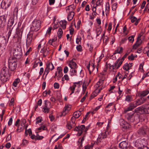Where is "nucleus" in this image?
<instances>
[{
  "mask_svg": "<svg viewBox=\"0 0 149 149\" xmlns=\"http://www.w3.org/2000/svg\"><path fill=\"white\" fill-rule=\"evenodd\" d=\"M10 74L9 73V70L6 67H3L1 69L0 73L1 80L2 82H5L9 79Z\"/></svg>",
  "mask_w": 149,
  "mask_h": 149,
  "instance_id": "1",
  "label": "nucleus"
},
{
  "mask_svg": "<svg viewBox=\"0 0 149 149\" xmlns=\"http://www.w3.org/2000/svg\"><path fill=\"white\" fill-rule=\"evenodd\" d=\"M9 68L11 71L15 70L17 65V60L15 58H10L8 61Z\"/></svg>",
  "mask_w": 149,
  "mask_h": 149,
  "instance_id": "2",
  "label": "nucleus"
},
{
  "mask_svg": "<svg viewBox=\"0 0 149 149\" xmlns=\"http://www.w3.org/2000/svg\"><path fill=\"white\" fill-rule=\"evenodd\" d=\"M138 133L141 136L148 135L149 133V129L146 126H144L140 128L138 131Z\"/></svg>",
  "mask_w": 149,
  "mask_h": 149,
  "instance_id": "3",
  "label": "nucleus"
},
{
  "mask_svg": "<svg viewBox=\"0 0 149 149\" xmlns=\"http://www.w3.org/2000/svg\"><path fill=\"white\" fill-rule=\"evenodd\" d=\"M12 0H3L1 3V6L2 8L7 9L10 6Z\"/></svg>",
  "mask_w": 149,
  "mask_h": 149,
  "instance_id": "4",
  "label": "nucleus"
},
{
  "mask_svg": "<svg viewBox=\"0 0 149 149\" xmlns=\"http://www.w3.org/2000/svg\"><path fill=\"white\" fill-rule=\"evenodd\" d=\"M7 15H6L0 16V28H3L6 25Z\"/></svg>",
  "mask_w": 149,
  "mask_h": 149,
  "instance_id": "5",
  "label": "nucleus"
},
{
  "mask_svg": "<svg viewBox=\"0 0 149 149\" xmlns=\"http://www.w3.org/2000/svg\"><path fill=\"white\" fill-rule=\"evenodd\" d=\"M119 146L120 148L123 149L132 148V147H129V145L127 141H124L121 142L119 143Z\"/></svg>",
  "mask_w": 149,
  "mask_h": 149,
  "instance_id": "6",
  "label": "nucleus"
},
{
  "mask_svg": "<svg viewBox=\"0 0 149 149\" xmlns=\"http://www.w3.org/2000/svg\"><path fill=\"white\" fill-rule=\"evenodd\" d=\"M13 53L14 56L18 58H20L22 55L21 49L20 48H15L13 50Z\"/></svg>",
  "mask_w": 149,
  "mask_h": 149,
  "instance_id": "7",
  "label": "nucleus"
},
{
  "mask_svg": "<svg viewBox=\"0 0 149 149\" xmlns=\"http://www.w3.org/2000/svg\"><path fill=\"white\" fill-rule=\"evenodd\" d=\"M85 126L84 125H81L80 127L76 126L74 130L78 131L77 135L78 136H80L82 134L83 132H85Z\"/></svg>",
  "mask_w": 149,
  "mask_h": 149,
  "instance_id": "8",
  "label": "nucleus"
},
{
  "mask_svg": "<svg viewBox=\"0 0 149 149\" xmlns=\"http://www.w3.org/2000/svg\"><path fill=\"white\" fill-rule=\"evenodd\" d=\"M33 29H31L29 33L30 34L28 35L27 36L26 40V45L27 46H29L30 45L31 42L32 40V36L33 33H32V31H33Z\"/></svg>",
  "mask_w": 149,
  "mask_h": 149,
  "instance_id": "9",
  "label": "nucleus"
},
{
  "mask_svg": "<svg viewBox=\"0 0 149 149\" xmlns=\"http://www.w3.org/2000/svg\"><path fill=\"white\" fill-rule=\"evenodd\" d=\"M108 134V132H107V131H105L101 134L100 135H99L97 139V143H99V142H101L104 138H106Z\"/></svg>",
  "mask_w": 149,
  "mask_h": 149,
  "instance_id": "10",
  "label": "nucleus"
},
{
  "mask_svg": "<svg viewBox=\"0 0 149 149\" xmlns=\"http://www.w3.org/2000/svg\"><path fill=\"white\" fill-rule=\"evenodd\" d=\"M41 24V21L39 20L34 19L32 23V26L35 28H40Z\"/></svg>",
  "mask_w": 149,
  "mask_h": 149,
  "instance_id": "11",
  "label": "nucleus"
},
{
  "mask_svg": "<svg viewBox=\"0 0 149 149\" xmlns=\"http://www.w3.org/2000/svg\"><path fill=\"white\" fill-rule=\"evenodd\" d=\"M71 106L70 105H67L64 108L62 112V116H64L66 113H68L70 109Z\"/></svg>",
  "mask_w": 149,
  "mask_h": 149,
  "instance_id": "12",
  "label": "nucleus"
},
{
  "mask_svg": "<svg viewBox=\"0 0 149 149\" xmlns=\"http://www.w3.org/2000/svg\"><path fill=\"white\" fill-rule=\"evenodd\" d=\"M21 38L22 36H21L15 35L13 37V40L15 42L20 44L21 42Z\"/></svg>",
  "mask_w": 149,
  "mask_h": 149,
  "instance_id": "13",
  "label": "nucleus"
},
{
  "mask_svg": "<svg viewBox=\"0 0 149 149\" xmlns=\"http://www.w3.org/2000/svg\"><path fill=\"white\" fill-rule=\"evenodd\" d=\"M130 18L131 19V22L132 23L135 22L134 24L135 25H137L140 20V19H137V18L133 16H131V15L130 16Z\"/></svg>",
  "mask_w": 149,
  "mask_h": 149,
  "instance_id": "14",
  "label": "nucleus"
},
{
  "mask_svg": "<svg viewBox=\"0 0 149 149\" xmlns=\"http://www.w3.org/2000/svg\"><path fill=\"white\" fill-rule=\"evenodd\" d=\"M90 67V63H89L86 66V67L89 70V73L90 74H91V72L93 71L95 68L94 65L93 63L91 65V67Z\"/></svg>",
  "mask_w": 149,
  "mask_h": 149,
  "instance_id": "15",
  "label": "nucleus"
},
{
  "mask_svg": "<svg viewBox=\"0 0 149 149\" xmlns=\"http://www.w3.org/2000/svg\"><path fill=\"white\" fill-rule=\"evenodd\" d=\"M133 63H132L128 64L126 63L124 64L123 67V68L126 71H128L130 69L131 67L132 66Z\"/></svg>",
  "mask_w": 149,
  "mask_h": 149,
  "instance_id": "16",
  "label": "nucleus"
},
{
  "mask_svg": "<svg viewBox=\"0 0 149 149\" xmlns=\"http://www.w3.org/2000/svg\"><path fill=\"white\" fill-rule=\"evenodd\" d=\"M143 111L145 114L149 113V104H146L143 106Z\"/></svg>",
  "mask_w": 149,
  "mask_h": 149,
  "instance_id": "17",
  "label": "nucleus"
},
{
  "mask_svg": "<svg viewBox=\"0 0 149 149\" xmlns=\"http://www.w3.org/2000/svg\"><path fill=\"white\" fill-rule=\"evenodd\" d=\"M135 108V105L133 103H131L129 106L125 109L124 111L125 112H127L129 111L132 110Z\"/></svg>",
  "mask_w": 149,
  "mask_h": 149,
  "instance_id": "18",
  "label": "nucleus"
},
{
  "mask_svg": "<svg viewBox=\"0 0 149 149\" xmlns=\"http://www.w3.org/2000/svg\"><path fill=\"white\" fill-rule=\"evenodd\" d=\"M69 65L71 68H77L76 63L75 62L73 61L72 60L70 61Z\"/></svg>",
  "mask_w": 149,
  "mask_h": 149,
  "instance_id": "19",
  "label": "nucleus"
},
{
  "mask_svg": "<svg viewBox=\"0 0 149 149\" xmlns=\"http://www.w3.org/2000/svg\"><path fill=\"white\" fill-rule=\"evenodd\" d=\"M14 19L13 17H11L9 19L8 24L7 26L8 27H11L13 25L14 23Z\"/></svg>",
  "mask_w": 149,
  "mask_h": 149,
  "instance_id": "20",
  "label": "nucleus"
},
{
  "mask_svg": "<svg viewBox=\"0 0 149 149\" xmlns=\"http://www.w3.org/2000/svg\"><path fill=\"white\" fill-rule=\"evenodd\" d=\"M105 33L104 32L102 34V37L101 38L100 40L102 39H103V42L105 44V45L107 44V43L108 40V37L107 36H104Z\"/></svg>",
  "mask_w": 149,
  "mask_h": 149,
  "instance_id": "21",
  "label": "nucleus"
},
{
  "mask_svg": "<svg viewBox=\"0 0 149 149\" xmlns=\"http://www.w3.org/2000/svg\"><path fill=\"white\" fill-rule=\"evenodd\" d=\"M134 122L135 121L136 123H137L140 121L139 118L140 116L139 114L134 113Z\"/></svg>",
  "mask_w": 149,
  "mask_h": 149,
  "instance_id": "22",
  "label": "nucleus"
},
{
  "mask_svg": "<svg viewBox=\"0 0 149 149\" xmlns=\"http://www.w3.org/2000/svg\"><path fill=\"white\" fill-rule=\"evenodd\" d=\"M123 48L122 47H118L115 50L114 54H121L123 52Z\"/></svg>",
  "mask_w": 149,
  "mask_h": 149,
  "instance_id": "23",
  "label": "nucleus"
},
{
  "mask_svg": "<svg viewBox=\"0 0 149 149\" xmlns=\"http://www.w3.org/2000/svg\"><path fill=\"white\" fill-rule=\"evenodd\" d=\"M81 111H78L75 112L73 113V117L76 118H78L81 115Z\"/></svg>",
  "mask_w": 149,
  "mask_h": 149,
  "instance_id": "24",
  "label": "nucleus"
},
{
  "mask_svg": "<svg viewBox=\"0 0 149 149\" xmlns=\"http://www.w3.org/2000/svg\"><path fill=\"white\" fill-rule=\"evenodd\" d=\"M59 23L61 27L63 28H66L67 22L65 20L61 21Z\"/></svg>",
  "mask_w": 149,
  "mask_h": 149,
  "instance_id": "25",
  "label": "nucleus"
},
{
  "mask_svg": "<svg viewBox=\"0 0 149 149\" xmlns=\"http://www.w3.org/2000/svg\"><path fill=\"white\" fill-rule=\"evenodd\" d=\"M134 113L132 114H128L127 117V119L129 122H134Z\"/></svg>",
  "mask_w": 149,
  "mask_h": 149,
  "instance_id": "26",
  "label": "nucleus"
},
{
  "mask_svg": "<svg viewBox=\"0 0 149 149\" xmlns=\"http://www.w3.org/2000/svg\"><path fill=\"white\" fill-rule=\"evenodd\" d=\"M68 13V21H71L73 18L74 15V12Z\"/></svg>",
  "mask_w": 149,
  "mask_h": 149,
  "instance_id": "27",
  "label": "nucleus"
},
{
  "mask_svg": "<svg viewBox=\"0 0 149 149\" xmlns=\"http://www.w3.org/2000/svg\"><path fill=\"white\" fill-rule=\"evenodd\" d=\"M142 143L141 142L137 143V144H139L137 146L138 148L139 149H149L148 147L146 146H145L142 144H141Z\"/></svg>",
  "mask_w": 149,
  "mask_h": 149,
  "instance_id": "28",
  "label": "nucleus"
},
{
  "mask_svg": "<svg viewBox=\"0 0 149 149\" xmlns=\"http://www.w3.org/2000/svg\"><path fill=\"white\" fill-rule=\"evenodd\" d=\"M105 10L106 14V15L107 16L109 13V11L110 10V6L109 2H107L106 3Z\"/></svg>",
  "mask_w": 149,
  "mask_h": 149,
  "instance_id": "29",
  "label": "nucleus"
},
{
  "mask_svg": "<svg viewBox=\"0 0 149 149\" xmlns=\"http://www.w3.org/2000/svg\"><path fill=\"white\" fill-rule=\"evenodd\" d=\"M123 61L118 59L115 62V64L117 65V69H118L122 64Z\"/></svg>",
  "mask_w": 149,
  "mask_h": 149,
  "instance_id": "30",
  "label": "nucleus"
},
{
  "mask_svg": "<svg viewBox=\"0 0 149 149\" xmlns=\"http://www.w3.org/2000/svg\"><path fill=\"white\" fill-rule=\"evenodd\" d=\"M16 35H18L22 36L23 29H16Z\"/></svg>",
  "mask_w": 149,
  "mask_h": 149,
  "instance_id": "31",
  "label": "nucleus"
},
{
  "mask_svg": "<svg viewBox=\"0 0 149 149\" xmlns=\"http://www.w3.org/2000/svg\"><path fill=\"white\" fill-rule=\"evenodd\" d=\"M104 80V78H102V79H100L99 81L97 82L95 86L96 87H98L102 85L103 83Z\"/></svg>",
  "mask_w": 149,
  "mask_h": 149,
  "instance_id": "32",
  "label": "nucleus"
},
{
  "mask_svg": "<svg viewBox=\"0 0 149 149\" xmlns=\"http://www.w3.org/2000/svg\"><path fill=\"white\" fill-rule=\"evenodd\" d=\"M49 69L51 70H53L54 68V67L52 63H48L47 64V67Z\"/></svg>",
  "mask_w": 149,
  "mask_h": 149,
  "instance_id": "33",
  "label": "nucleus"
},
{
  "mask_svg": "<svg viewBox=\"0 0 149 149\" xmlns=\"http://www.w3.org/2000/svg\"><path fill=\"white\" fill-rule=\"evenodd\" d=\"M63 34V31L62 29H59L58 30L57 32V36L58 39H60L61 38Z\"/></svg>",
  "mask_w": 149,
  "mask_h": 149,
  "instance_id": "34",
  "label": "nucleus"
},
{
  "mask_svg": "<svg viewBox=\"0 0 149 149\" xmlns=\"http://www.w3.org/2000/svg\"><path fill=\"white\" fill-rule=\"evenodd\" d=\"M55 21V18L54 19V22L52 24V26H53V28H58L60 27V24L59 22H57L56 23H55L54 22Z\"/></svg>",
  "mask_w": 149,
  "mask_h": 149,
  "instance_id": "35",
  "label": "nucleus"
},
{
  "mask_svg": "<svg viewBox=\"0 0 149 149\" xmlns=\"http://www.w3.org/2000/svg\"><path fill=\"white\" fill-rule=\"evenodd\" d=\"M103 0H97L96 3V5L97 6H102L103 4Z\"/></svg>",
  "mask_w": 149,
  "mask_h": 149,
  "instance_id": "36",
  "label": "nucleus"
},
{
  "mask_svg": "<svg viewBox=\"0 0 149 149\" xmlns=\"http://www.w3.org/2000/svg\"><path fill=\"white\" fill-rule=\"evenodd\" d=\"M76 68H71L70 70V72L72 73L71 75H76L77 71L76 70Z\"/></svg>",
  "mask_w": 149,
  "mask_h": 149,
  "instance_id": "37",
  "label": "nucleus"
},
{
  "mask_svg": "<svg viewBox=\"0 0 149 149\" xmlns=\"http://www.w3.org/2000/svg\"><path fill=\"white\" fill-rule=\"evenodd\" d=\"M51 102L48 100H45V105L44 107H49L50 106Z\"/></svg>",
  "mask_w": 149,
  "mask_h": 149,
  "instance_id": "38",
  "label": "nucleus"
},
{
  "mask_svg": "<svg viewBox=\"0 0 149 149\" xmlns=\"http://www.w3.org/2000/svg\"><path fill=\"white\" fill-rule=\"evenodd\" d=\"M149 93V91H145L142 92L140 93V96L141 97H143L146 96Z\"/></svg>",
  "mask_w": 149,
  "mask_h": 149,
  "instance_id": "39",
  "label": "nucleus"
},
{
  "mask_svg": "<svg viewBox=\"0 0 149 149\" xmlns=\"http://www.w3.org/2000/svg\"><path fill=\"white\" fill-rule=\"evenodd\" d=\"M72 7L70 5L66 8V10L67 13L74 12L73 11V10L72 9Z\"/></svg>",
  "mask_w": 149,
  "mask_h": 149,
  "instance_id": "40",
  "label": "nucleus"
},
{
  "mask_svg": "<svg viewBox=\"0 0 149 149\" xmlns=\"http://www.w3.org/2000/svg\"><path fill=\"white\" fill-rule=\"evenodd\" d=\"M132 99L131 95H128L126 96L125 100L128 102H130L132 100Z\"/></svg>",
  "mask_w": 149,
  "mask_h": 149,
  "instance_id": "41",
  "label": "nucleus"
},
{
  "mask_svg": "<svg viewBox=\"0 0 149 149\" xmlns=\"http://www.w3.org/2000/svg\"><path fill=\"white\" fill-rule=\"evenodd\" d=\"M19 81L20 79H19L17 78L16 79L13 84V86L15 87H16L17 84L19 82Z\"/></svg>",
  "mask_w": 149,
  "mask_h": 149,
  "instance_id": "42",
  "label": "nucleus"
},
{
  "mask_svg": "<svg viewBox=\"0 0 149 149\" xmlns=\"http://www.w3.org/2000/svg\"><path fill=\"white\" fill-rule=\"evenodd\" d=\"M76 86V85L75 84H74V85L70 87V89L72 91L71 93L70 94V95H72V94L74 93V91L75 89V88Z\"/></svg>",
  "mask_w": 149,
  "mask_h": 149,
  "instance_id": "43",
  "label": "nucleus"
},
{
  "mask_svg": "<svg viewBox=\"0 0 149 149\" xmlns=\"http://www.w3.org/2000/svg\"><path fill=\"white\" fill-rule=\"evenodd\" d=\"M49 109L50 108L49 107H44L42 108V111L45 113H48L49 112Z\"/></svg>",
  "mask_w": 149,
  "mask_h": 149,
  "instance_id": "44",
  "label": "nucleus"
},
{
  "mask_svg": "<svg viewBox=\"0 0 149 149\" xmlns=\"http://www.w3.org/2000/svg\"><path fill=\"white\" fill-rule=\"evenodd\" d=\"M73 125L72 123V124H71V122H70L67 123V127L69 130H70L72 127V126H74Z\"/></svg>",
  "mask_w": 149,
  "mask_h": 149,
  "instance_id": "45",
  "label": "nucleus"
},
{
  "mask_svg": "<svg viewBox=\"0 0 149 149\" xmlns=\"http://www.w3.org/2000/svg\"><path fill=\"white\" fill-rule=\"evenodd\" d=\"M90 113V112H88L86 114L85 118H84L83 120L82 121V123H84L87 119L88 118V116Z\"/></svg>",
  "mask_w": 149,
  "mask_h": 149,
  "instance_id": "46",
  "label": "nucleus"
},
{
  "mask_svg": "<svg viewBox=\"0 0 149 149\" xmlns=\"http://www.w3.org/2000/svg\"><path fill=\"white\" fill-rule=\"evenodd\" d=\"M117 4L116 3H114L112 6V10L113 11H116L117 8Z\"/></svg>",
  "mask_w": 149,
  "mask_h": 149,
  "instance_id": "47",
  "label": "nucleus"
},
{
  "mask_svg": "<svg viewBox=\"0 0 149 149\" xmlns=\"http://www.w3.org/2000/svg\"><path fill=\"white\" fill-rule=\"evenodd\" d=\"M97 36H98L101 33L102 30L101 29H96V30Z\"/></svg>",
  "mask_w": 149,
  "mask_h": 149,
  "instance_id": "48",
  "label": "nucleus"
},
{
  "mask_svg": "<svg viewBox=\"0 0 149 149\" xmlns=\"http://www.w3.org/2000/svg\"><path fill=\"white\" fill-rule=\"evenodd\" d=\"M133 103L135 105V107H136L137 106L141 104L138 99L134 102Z\"/></svg>",
  "mask_w": 149,
  "mask_h": 149,
  "instance_id": "49",
  "label": "nucleus"
},
{
  "mask_svg": "<svg viewBox=\"0 0 149 149\" xmlns=\"http://www.w3.org/2000/svg\"><path fill=\"white\" fill-rule=\"evenodd\" d=\"M143 110V106L142 107H139L136 109L134 110V111L137 112H139V111H142Z\"/></svg>",
  "mask_w": 149,
  "mask_h": 149,
  "instance_id": "50",
  "label": "nucleus"
},
{
  "mask_svg": "<svg viewBox=\"0 0 149 149\" xmlns=\"http://www.w3.org/2000/svg\"><path fill=\"white\" fill-rule=\"evenodd\" d=\"M76 119V118L73 116L71 118V121L70 122H71V123H72L73 124V126H75L76 125L75 123Z\"/></svg>",
  "mask_w": 149,
  "mask_h": 149,
  "instance_id": "51",
  "label": "nucleus"
},
{
  "mask_svg": "<svg viewBox=\"0 0 149 149\" xmlns=\"http://www.w3.org/2000/svg\"><path fill=\"white\" fill-rule=\"evenodd\" d=\"M142 35V34H141V33H140L139 34L137 38V41L136 42H142V40H141V36Z\"/></svg>",
  "mask_w": 149,
  "mask_h": 149,
  "instance_id": "52",
  "label": "nucleus"
},
{
  "mask_svg": "<svg viewBox=\"0 0 149 149\" xmlns=\"http://www.w3.org/2000/svg\"><path fill=\"white\" fill-rule=\"evenodd\" d=\"M140 103L142 104L143 103H144L146 101V99L143 97H141L140 99H138Z\"/></svg>",
  "mask_w": 149,
  "mask_h": 149,
  "instance_id": "53",
  "label": "nucleus"
},
{
  "mask_svg": "<svg viewBox=\"0 0 149 149\" xmlns=\"http://www.w3.org/2000/svg\"><path fill=\"white\" fill-rule=\"evenodd\" d=\"M80 139H79L78 141V145L79 146V149H81V148L82 146V143L80 142Z\"/></svg>",
  "mask_w": 149,
  "mask_h": 149,
  "instance_id": "54",
  "label": "nucleus"
},
{
  "mask_svg": "<svg viewBox=\"0 0 149 149\" xmlns=\"http://www.w3.org/2000/svg\"><path fill=\"white\" fill-rule=\"evenodd\" d=\"M51 91L50 90H49L48 91H45L43 93V95L44 97H45L47 94L49 95Z\"/></svg>",
  "mask_w": 149,
  "mask_h": 149,
  "instance_id": "55",
  "label": "nucleus"
},
{
  "mask_svg": "<svg viewBox=\"0 0 149 149\" xmlns=\"http://www.w3.org/2000/svg\"><path fill=\"white\" fill-rule=\"evenodd\" d=\"M123 120L122 122V124L123 125H124V126L123 127H124L126 128H129L130 127V125L129 124H128V125L127 126H125V122H124L123 120Z\"/></svg>",
  "mask_w": 149,
  "mask_h": 149,
  "instance_id": "56",
  "label": "nucleus"
},
{
  "mask_svg": "<svg viewBox=\"0 0 149 149\" xmlns=\"http://www.w3.org/2000/svg\"><path fill=\"white\" fill-rule=\"evenodd\" d=\"M141 44V42H136V43L133 46V49H136L137 47L139 46Z\"/></svg>",
  "mask_w": 149,
  "mask_h": 149,
  "instance_id": "57",
  "label": "nucleus"
},
{
  "mask_svg": "<svg viewBox=\"0 0 149 149\" xmlns=\"http://www.w3.org/2000/svg\"><path fill=\"white\" fill-rule=\"evenodd\" d=\"M20 121V120L19 119H18L17 120V121H16L15 123V125L16 126H18V128L17 129V131H18L19 129V128L20 125H18V124L19 123V122Z\"/></svg>",
  "mask_w": 149,
  "mask_h": 149,
  "instance_id": "58",
  "label": "nucleus"
},
{
  "mask_svg": "<svg viewBox=\"0 0 149 149\" xmlns=\"http://www.w3.org/2000/svg\"><path fill=\"white\" fill-rule=\"evenodd\" d=\"M96 92H96L95 91V92L93 93L91 96V99L93 98L97 95V93Z\"/></svg>",
  "mask_w": 149,
  "mask_h": 149,
  "instance_id": "59",
  "label": "nucleus"
},
{
  "mask_svg": "<svg viewBox=\"0 0 149 149\" xmlns=\"http://www.w3.org/2000/svg\"><path fill=\"white\" fill-rule=\"evenodd\" d=\"M107 67H106L105 68L103 71L102 72V73H100L101 74H102L103 75H104L106 74V72H107Z\"/></svg>",
  "mask_w": 149,
  "mask_h": 149,
  "instance_id": "60",
  "label": "nucleus"
},
{
  "mask_svg": "<svg viewBox=\"0 0 149 149\" xmlns=\"http://www.w3.org/2000/svg\"><path fill=\"white\" fill-rule=\"evenodd\" d=\"M129 41L131 42H132L134 41V37L132 36L128 38Z\"/></svg>",
  "mask_w": 149,
  "mask_h": 149,
  "instance_id": "61",
  "label": "nucleus"
},
{
  "mask_svg": "<svg viewBox=\"0 0 149 149\" xmlns=\"http://www.w3.org/2000/svg\"><path fill=\"white\" fill-rule=\"evenodd\" d=\"M54 86L55 88L58 89L59 87V84L57 83H55L54 85Z\"/></svg>",
  "mask_w": 149,
  "mask_h": 149,
  "instance_id": "62",
  "label": "nucleus"
},
{
  "mask_svg": "<svg viewBox=\"0 0 149 149\" xmlns=\"http://www.w3.org/2000/svg\"><path fill=\"white\" fill-rule=\"evenodd\" d=\"M38 60H36V61L34 62V64L33 65V68H35L36 67L38 66Z\"/></svg>",
  "mask_w": 149,
  "mask_h": 149,
  "instance_id": "63",
  "label": "nucleus"
},
{
  "mask_svg": "<svg viewBox=\"0 0 149 149\" xmlns=\"http://www.w3.org/2000/svg\"><path fill=\"white\" fill-rule=\"evenodd\" d=\"M57 70L58 71V74H61L62 73L61 71H62V69L61 67H58L57 69Z\"/></svg>",
  "mask_w": 149,
  "mask_h": 149,
  "instance_id": "64",
  "label": "nucleus"
}]
</instances>
